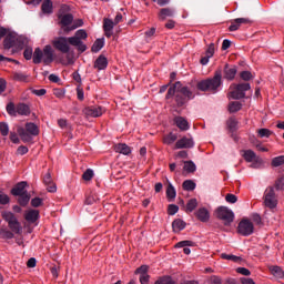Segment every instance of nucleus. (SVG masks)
Instances as JSON below:
<instances>
[{
  "label": "nucleus",
  "mask_w": 284,
  "mask_h": 284,
  "mask_svg": "<svg viewBox=\"0 0 284 284\" xmlns=\"http://www.w3.org/2000/svg\"><path fill=\"white\" fill-rule=\"evenodd\" d=\"M184 166L183 170L184 172H187L189 174H194L196 172V164L190 160V161H184Z\"/></svg>",
  "instance_id": "nucleus-28"
},
{
  "label": "nucleus",
  "mask_w": 284,
  "mask_h": 284,
  "mask_svg": "<svg viewBox=\"0 0 284 284\" xmlns=\"http://www.w3.org/2000/svg\"><path fill=\"white\" fill-rule=\"evenodd\" d=\"M236 272H237V274H242V276H250V274H252V272H250L245 267H237Z\"/></svg>",
  "instance_id": "nucleus-59"
},
{
  "label": "nucleus",
  "mask_w": 284,
  "mask_h": 284,
  "mask_svg": "<svg viewBox=\"0 0 284 284\" xmlns=\"http://www.w3.org/2000/svg\"><path fill=\"white\" fill-rule=\"evenodd\" d=\"M187 224L185 223V221L181 220V219H176L172 222V227H173V232L179 233L182 232V230L186 226Z\"/></svg>",
  "instance_id": "nucleus-26"
},
{
  "label": "nucleus",
  "mask_w": 284,
  "mask_h": 284,
  "mask_svg": "<svg viewBox=\"0 0 284 284\" xmlns=\"http://www.w3.org/2000/svg\"><path fill=\"white\" fill-rule=\"evenodd\" d=\"M176 139H179V136H176V134L169 133L168 135H165L163 138V143H165V145H172V143H174V141H176Z\"/></svg>",
  "instance_id": "nucleus-39"
},
{
  "label": "nucleus",
  "mask_w": 284,
  "mask_h": 284,
  "mask_svg": "<svg viewBox=\"0 0 284 284\" xmlns=\"http://www.w3.org/2000/svg\"><path fill=\"white\" fill-rule=\"evenodd\" d=\"M264 205L268 207V210H274L276 205H278V197L276 196V191H274V186H268L264 191Z\"/></svg>",
  "instance_id": "nucleus-5"
},
{
  "label": "nucleus",
  "mask_w": 284,
  "mask_h": 284,
  "mask_svg": "<svg viewBox=\"0 0 284 284\" xmlns=\"http://www.w3.org/2000/svg\"><path fill=\"white\" fill-rule=\"evenodd\" d=\"M166 197H168V199H171V200L176 199V189H174V185H172V183H169V184H168V187H166Z\"/></svg>",
  "instance_id": "nucleus-38"
},
{
  "label": "nucleus",
  "mask_w": 284,
  "mask_h": 284,
  "mask_svg": "<svg viewBox=\"0 0 284 284\" xmlns=\"http://www.w3.org/2000/svg\"><path fill=\"white\" fill-rule=\"evenodd\" d=\"M41 10L44 14H52V2H51V0H44L42 2Z\"/></svg>",
  "instance_id": "nucleus-32"
},
{
  "label": "nucleus",
  "mask_w": 284,
  "mask_h": 284,
  "mask_svg": "<svg viewBox=\"0 0 284 284\" xmlns=\"http://www.w3.org/2000/svg\"><path fill=\"white\" fill-rule=\"evenodd\" d=\"M176 14V10L174 8H162L158 13V18L160 21H165V19H172Z\"/></svg>",
  "instance_id": "nucleus-13"
},
{
  "label": "nucleus",
  "mask_w": 284,
  "mask_h": 284,
  "mask_svg": "<svg viewBox=\"0 0 284 284\" xmlns=\"http://www.w3.org/2000/svg\"><path fill=\"white\" fill-rule=\"evenodd\" d=\"M241 79H243V81H250V79H252V72L250 71H242L240 73Z\"/></svg>",
  "instance_id": "nucleus-58"
},
{
  "label": "nucleus",
  "mask_w": 284,
  "mask_h": 284,
  "mask_svg": "<svg viewBox=\"0 0 284 284\" xmlns=\"http://www.w3.org/2000/svg\"><path fill=\"white\" fill-rule=\"evenodd\" d=\"M41 205H43V199H41V197H33L31 200V206L32 207H41Z\"/></svg>",
  "instance_id": "nucleus-53"
},
{
  "label": "nucleus",
  "mask_w": 284,
  "mask_h": 284,
  "mask_svg": "<svg viewBox=\"0 0 284 284\" xmlns=\"http://www.w3.org/2000/svg\"><path fill=\"white\" fill-rule=\"evenodd\" d=\"M59 19L64 31H65V28H72V27H68V26H71L72 21H74V17L71 13L59 16Z\"/></svg>",
  "instance_id": "nucleus-19"
},
{
  "label": "nucleus",
  "mask_w": 284,
  "mask_h": 284,
  "mask_svg": "<svg viewBox=\"0 0 284 284\" xmlns=\"http://www.w3.org/2000/svg\"><path fill=\"white\" fill-rule=\"evenodd\" d=\"M114 150L118 154H123L124 156H129V154H132V149L125 143L116 144L114 146Z\"/></svg>",
  "instance_id": "nucleus-20"
},
{
  "label": "nucleus",
  "mask_w": 284,
  "mask_h": 284,
  "mask_svg": "<svg viewBox=\"0 0 284 284\" xmlns=\"http://www.w3.org/2000/svg\"><path fill=\"white\" fill-rule=\"evenodd\" d=\"M13 79H14V81H27L28 75H26L21 72H17L13 74Z\"/></svg>",
  "instance_id": "nucleus-56"
},
{
  "label": "nucleus",
  "mask_w": 284,
  "mask_h": 284,
  "mask_svg": "<svg viewBox=\"0 0 284 284\" xmlns=\"http://www.w3.org/2000/svg\"><path fill=\"white\" fill-rule=\"evenodd\" d=\"M195 216L202 223H207L210 221V212L205 207H201L195 212Z\"/></svg>",
  "instance_id": "nucleus-17"
},
{
  "label": "nucleus",
  "mask_w": 284,
  "mask_h": 284,
  "mask_svg": "<svg viewBox=\"0 0 284 284\" xmlns=\"http://www.w3.org/2000/svg\"><path fill=\"white\" fill-rule=\"evenodd\" d=\"M154 284H176L170 276L160 277Z\"/></svg>",
  "instance_id": "nucleus-47"
},
{
  "label": "nucleus",
  "mask_w": 284,
  "mask_h": 284,
  "mask_svg": "<svg viewBox=\"0 0 284 284\" xmlns=\"http://www.w3.org/2000/svg\"><path fill=\"white\" fill-rule=\"evenodd\" d=\"M223 72H224V79H226V81H234L237 72L236 65L225 64Z\"/></svg>",
  "instance_id": "nucleus-14"
},
{
  "label": "nucleus",
  "mask_w": 284,
  "mask_h": 284,
  "mask_svg": "<svg viewBox=\"0 0 284 284\" xmlns=\"http://www.w3.org/2000/svg\"><path fill=\"white\" fill-rule=\"evenodd\" d=\"M148 265H142L139 268H136L135 274H140V276L146 275L148 274Z\"/></svg>",
  "instance_id": "nucleus-57"
},
{
  "label": "nucleus",
  "mask_w": 284,
  "mask_h": 284,
  "mask_svg": "<svg viewBox=\"0 0 284 284\" xmlns=\"http://www.w3.org/2000/svg\"><path fill=\"white\" fill-rule=\"evenodd\" d=\"M114 26H116L114 23V21L105 18L104 21H103V30L104 32H112V30H114Z\"/></svg>",
  "instance_id": "nucleus-37"
},
{
  "label": "nucleus",
  "mask_w": 284,
  "mask_h": 284,
  "mask_svg": "<svg viewBox=\"0 0 284 284\" xmlns=\"http://www.w3.org/2000/svg\"><path fill=\"white\" fill-rule=\"evenodd\" d=\"M220 85H223V71L221 69L214 72L213 78L197 82L196 88L201 92H212L213 94H216Z\"/></svg>",
  "instance_id": "nucleus-2"
},
{
  "label": "nucleus",
  "mask_w": 284,
  "mask_h": 284,
  "mask_svg": "<svg viewBox=\"0 0 284 284\" xmlns=\"http://www.w3.org/2000/svg\"><path fill=\"white\" fill-rule=\"evenodd\" d=\"M183 190L186 192H193V190H196V183L192 180H185L182 184Z\"/></svg>",
  "instance_id": "nucleus-34"
},
{
  "label": "nucleus",
  "mask_w": 284,
  "mask_h": 284,
  "mask_svg": "<svg viewBox=\"0 0 284 284\" xmlns=\"http://www.w3.org/2000/svg\"><path fill=\"white\" fill-rule=\"evenodd\" d=\"M14 43H17V36L12 33L7 34L3 41L4 50H10V48H14Z\"/></svg>",
  "instance_id": "nucleus-22"
},
{
  "label": "nucleus",
  "mask_w": 284,
  "mask_h": 284,
  "mask_svg": "<svg viewBox=\"0 0 284 284\" xmlns=\"http://www.w3.org/2000/svg\"><path fill=\"white\" fill-rule=\"evenodd\" d=\"M176 212H179V205H176V204H170V205L168 206V214H169L170 216H174V214H176Z\"/></svg>",
  "instance_id": "nucleus-52"
},
{
  "label": "nucleus",
  "mask_w": 284,
  "mask_h": 284,
  "mask_svg": "<svg viewBox=\"0 0 284 284\" xmlns=\"http://www.w3.org/2000/svg\"><path fill=\"white\" fill-rule=\"evenodd\" d=\"M209 284H224L220 276L212 275L209 278Z\"/></svg>",
  "instance_id": "nucleus-54"
},
{
  "label": "nucleus",
  "mask_w": 284,
  "mask_h": 284,
  "mask_svg": "<svg viewBox=\"0 0 284 284\" xmlns=\"http://www.w3.org/2000/svg\"><path fill=\"white\" fill-rule=\"evenodd\" d=\"M93 68L99 71L105 70V68H108V58H105L103 54L99 55L94 61Z\"/></svg>",
  "instance_id": "nucleus-18"
},
{
  "label": "nucleus",
  "mask_w": 284,
  "mask_h": 284,
  "mask_svg": "<svg viewBox=\"0 0 284 284\" xmlns=\"http://www.w3.org/2000/svg\"><path fill=\"white\" fill-rule=\"evenodd\" d=\"M103 45H105V40L102 39H97L93 43V45L91 47V52H101V49L103 48Z\"/></svg>",
  "instance_id": "nucleus-31"
},
{
  "label": "nucleus",
  "mask_w": 284,
  "mask_h": 284,
  "mask_svg": "<svg viewBox=\"0 0 284 284\" xmlns=\"http://www.w3.org/2000/svg\"><path fill=\"white\" fill-rule=\"evenodd\" d=\"M18 203L21 207H26L30 203V194L24 193L22 195H18Z\"/></svg>",
  "instance_id": "nucleus-35"
},
{
  "label": "nucleus",
  "mask_w": 284,
  "mask_h": 284,
  "mask_svg": "<svg viewBox=\"0 0 284 284\" xmlns=\"http://www.w3.org/2000/svg\"><path fill=\"white\" fill-rule=\"evenodd\" d=\"M10 132V128L8 126V123L6 122H0V133L2 136H8Z\"/></svg>",
  "instance_id": "nucleus-49"
},
{
  "label": "nucleus",
  "mask_w": 284,
  "mask_h": 284,
  "mask_svg": "<svg viewBox=\"0 0 284 284\" xmlns=\"http://www.w3.org/2000/svg\"><path fill=\"white\" fill-rule=\"evenodd\" d=\"M216 216L220 221H224V225H232L234 223V212L227 209V206L217 207Z\"/></svg>",
  "instance_id": "nucleus-6"
},
{
  "label": "nucleus",
  "mask_w": 284,
  "mask_h": 284,
  "mask_svg": "<svg viewBox=\"0 0 284 284\" xmlns=\"http://www.w3.org/2000/svg\"><path fill=\"white\" fill-rule=\"evenodd\" d=\"M2 219L8 223V225H10V223H14L18 220L17 215L10 211L2 212Z\"/></svg>",
  "instance_id": "nucleus-30"
},
{
  "label": "nucleus",
  "mask_w": 284,
  "mask_h": 284,
  "mask_svg": "<svg viewBox=\"0 0 284 284\" xmlns=\"http://www.w3.org/2000/svg\"><path fill=\"white\" fill-rule=\"evenodd\" d=\"M8 226L9 230L13 232V234H21V231L23 230V227L21 226V222H19V220L11 222L10 224H8Z\"/></svg>",
  "instance_id": "nucleus-29"
},
{
  "label": "nucleus",
  "mask_w": 284,
  "mask_h": 284,
  "mask_svg": "<svg viewBox=\"0 0 284 284\" xmlns=\"http://www.w3.org/2000/svg\"><path fill=\"white\" fill-rule=\"evenodd\" d=\"M40 219L39 210L30 209L24 212V220L27 223H37Z\"/></svg>",
  "instance_id": "nucleus-12"
},
{
  "label": "nucleus",
  "mask_w": 284,
  "mask_h": 284,
  "mask_svg": "<svg viewBox=\"0 0 284 284\" xmlns=\"http://www.w3.org/2000/svg\"><path fill=\"white\" fill-rule=\"evenodd\" d=\"M268 270L277 281L284 278V271L281 266H270Z\"/></svg>",
  "instance_id": "nucleus-23"
},
{
  "label": "nucleus",
  "mask_w": 284,
  "mask_h": 284,
  "mask_svg": "<svg viewBox=\"0 0 284 284\" xmlns=\"http://www.w3.org/2000/svg\"><path fill=\"white\" fill-rule=\"evenodd\" d=\"M226 125L230 132H236V130L239 129V121H236L235 118H230L226 122Z\"/></svg>",
  "instance_id": "nucleus-36"
},
{
  "label": "nucleus",
  "mask_w": 284,
  "mask_h": 284,
  "mask_svg": "<svg viewBox=\"0 0 284 284\" xmlns=\"http://www.w3.org/2000/svg\"><path fill=\"white\" fill-rule=\"evenodd\" d=\"M237 233L241 236H252L254 234V223L248 219H242L237 225Z\"/></svg>",
  "instance_id": "nucleus-7"
},
{
  "label": "nucleus",
  "mask_w": 284,
  "mask_h": 284,
  "mask_svg": "<svg viewBox=\"0 0 284 284\" xmlns=\"http://www.w3.org/2000/svg\"><path fill=\"white\" fill-rule=\"evenodd\" d=\"M85 39H88V32H85L83 29H80L75 32L74 37H69V43L70 45L77 48L78 52L83 53L85 50H88V45H85V43L82 41Z\"/></svg>",
  "instance_id": "nucleus-4"
},
{
  "label": "nucleus",
  "mask_w": 284,
  "mask_h": 284,
  "mask_svg": "<svg viewBox=\"0 0 284 284\" xmlns=\"http://www.w3.org/2000/svg\"><path fill=\"white\" fill-rule=\"evenodd\" d=\"M0 236H2L3 239H14V232H12L6 227H2L0 230Z\"/></svg>",
  "instance_id": "nucleus-44"
},
{
  "label": "nucleus",
  "mask_w": 284,
  "mask_h": 284,
  "mask_svg": "<svg viewBox=\"0 0 284 284\" xmlns=\"http://www.w3.org/2000/svg\"><path fill=\"white\" fill-rule=\"evenodd\" d=\"M194 148V139L189 136H183L182 139L178 140L175 143V149L176 150H190Z\"/></svg>",
  "instance_id": "nucleus-10"
},
{
  "label": "nucleus",
  "mask_w": 284,
  "mask_h": 284,
  "mask_svg": "<svg viewBox=\"0 0 284 284\" xmlns=\"http://www.w3.org/2000/svg\"><path fill=\"white\" fill-rule=\"evenodd\" d=\"M271 165L273 168H281V165H284V155L274 158L271 162Z\"/></svg>",
  "instance_id": "nucleus-42"
},
{
  "label": "nucleus",
  "mask_w": 284,
  "mask_h": 284,
  "mask_svg": "<svg viewBox=\"0 0 284 284\" xmlns=\"http://www.w3.org/2000/svg\"><path fill=\"white\" fill-rule=\"evenodd\" d=\"M26 132L31 134V136H39V126L32 122L26 123Z\"/></svg>",
  "instance_id": "nucleus-25"
},
{
  "label": "nucleus",
  "mask_w": 284,
  "mask_h": 284,
  "mask_svg": "<svg viewBox=\"0 0 284 284\" xmlns=\"http://www.w3.org/2000/svg\"><path fill=\"white\" fill-rule=\"evenodd\" d=\"M243 156L247 163H252V162L256 161V153L252 150L244 151Z\"/></svg>",
  "instance_id": "nucleus-33"
},
{
  "label": "nucleus",
  "mask_w": 284,
  "mask_h": 284,
  "mask_svg": "<svg viewBox=\"0 0 284 284\" xmlns=\"http://www.w3.org/2000/svg\"><path fill=\"white\" fill-rule=\"evenodd\" d=\"M257 134L261 139H270L273 132L270 129H260Z\"/></svg>",
  "instance_id": "nucleus-46"
},
{
  "label": "nucleus",
  "mask_w": 284,
  "mask_h": 284,
  "mask_svg": "<svg viewBox=\"0 0 284 284\" xmlns=\"http://www.w3.org/2000/svg\"><path fill=\"white\" fill-rule=\"evenodd\" d=\"M172 97H175L179 108H183L187 101L194 99V93L190 88L183 87L181 81H178L169 88L165 99H172Z\"/></svg>",
  "instance_id": "nucleus-1"
},
{
  "label": "nucleus",
  "mask_w": 284,
  "mask_h": 284,
  "mask_svg": "<svg viewBox=\"0 0 284 284\" xmlns=\"http://www.w3.org/2000/svg\"><path fill=\"white\" fill-rule=\"evenodd\" d=\"M18 134L23 143H30L32 141V134L28 133L23 128L18 129Z\"/></svg>",
  "instance_id": "nucleus-27"
},
{
  "label": "nucleus",
  "mask_w": 284,
  "mask_h": 284,
  "mask_svg": "<svg viewBox=\"0 0 284 284\" xmlns=\"http://www.w3.org/2000/svg\"><path fill=\"white\" fill-rule=\"evenodd\" d=\"M240 283H242V284H256V283L254 282V280H252V278H250V277H242V278L240 280Z\"/></svg>",
  "instance_id": "nucleus-64"
},
{
  "label": "nucleus",
  "mask_w": 284,
  "mask_h": 284,
  "mask_svg": "<svg viewBox=\"0 0 284 284\" xmlns=\"http://www.w3.org/2000/svg\"><path fill=\"white\" fill-rule=\"evenodd\" d=\"M103 112H105V108L103 106L92 105L85 108V114H88V116H93L94 119L102 116Z\"/></svg>",
  "instance_id": "nucleus-11"
},
{
  "label": "nucleus",
  "mask_w": 284,
  "mask_h": 284,
  "mask_svg": "<svg viewBox=\"0 0 284 284\" xmlns=\"http://www.w3.org/2000/svg\"><path fill=\"white\" fill-rule=\"evenodd\" d=\"M33 63L39 65L43 61L44 65H50L54 61V50L51 45H45L43 50L36 48L33 52Z\"/></svg>",
  "instance_id": "nucleus-3"
},
{
  "label": "nucleus",
  "mask_w": 284,
  "mask_h": 284,
  "mask_svg": "<svg viewBox=\"0 0 284 284\" xmlns=\"http://www.w3.org/2000/svg\"><path fill=\"white\" fill-rule=\"evenodd\" d=\"M243 108V104H241V102H231L229 104V112L234 113V112H239V110H241Z\"/></svg>",
  "instance_id": "nucleus-41"
},
{
  "label": "nucleus",
  "mask_w": 284,
  "mask_h": 284,
  "mask_svg": "<svg viewBox=\"0 0 284 284\" xmlns=\"http://www.w3.org/2000/svg\"><path fill=\"white\" fill-rule=\"evenodd\" d=\"M6 110L10 116H17V106L14 105V102H9Z\"/></svg>",
  "instance_id": "nucleus-43"
},
{
  "label": "nucleus",
  "mask_w": 284,
  "mask_h": 284,
  "mask_svg": "<svg viewBox=\"0 0 284 284\" xmlns=\"http://www.w3.org/2000/svg\"><path fill=\"white\" fill-rule=\"evenodd\" d=\"M221 258H223L224 261H233V263H239V261H241V257L225 253L221 254Z\"/></svg>",
  "instance_id": "nucleus-45"
},
{
  "label": "nucleus",
  "mask_w": 284,
  "mask_h": 284,
  "mask_svg": "<svg viewBox=\"0 0 284 284\" xmlns=\"http://www.w3.org/2000/svg\"><path fill=\"white\" fill-rule=\"evenodd\" d=\"M275 189L277 191L284 190V179L280 178L276 182H275Z\"/></svg>",
  "instance_id": "nucleus-60"
},
{
  "label": "nucleus",
  "mask_w": 284,
  "mask_h": 284,
  "mask_svg": "<svg viewBox=\"0 0 284 284\" xmlns=\"http://www.w3.org/2000/svg\"><path fill=\"white\" fill-rule=\"evenodd\" d=\"M52 45L55 50L62 52V54H68L70 52V38L58 37L53 40Z\"/></svg>",
  "instance_id": "nucleus-8"
},
{
  "label": "nucleus",
  "mask_w": 284,
  "mask_h": 284,
  "mask_svg": "<svg viewBox=\"0 0 284 284\" xmlns=\"http://www.w3.org/2000/svg\"><path fill=\"white\" fill-rule=\"evenodd\" d=\"M10 203V196L0 191V205H8Z\"/></svg>",
  "instance_id": "nucleus-51"
},
{
  "label": "nucleus",
  "mask_w": 284,
  "mask_h": 284,
  "mask_svg": "<svg viewBox=\"0 0 284 284\" xmlns=\"http://www.w3.org/2000/svg\"><path fill=\"white\" fill-rule=\"evenodd\" d=\"M29 150L26 145H20L17 150V154H20V156H23V154H28Z\"/></svg>",
  "instance_id": "nucleus-61"
},
{
  "label": "nucleus",
  "mask_w": 284,
  "mask_h": 284,
  "mask_svg": "<svg viewBox=\"0 0 284 284\" xmlns=\"http://www.w3.org/2000/svg\"><path fill=\"white\" fill-rule=\"evenodd\" d=\"M93 178H94V171H93L92 169H88V170L82 174L83 181H92Z\"/></svg>",
  "instance_id": "nucleus-48"
},
{
  "label": "nucleus",
  "mask_w": 284,
  "mask_h": 284,
  "mask_svg": "<svg viewBox=\"0 0 284 284\" xmlns=\"http://www.w3.org/2000/svg\"><path fill=\"white\" fill-rule=\"evenodd\" d=\"M197 206H199V201H196V199H191L186 203V212H194V210H196Z\"/></svg>",
  "instance_id": "nucleus-40"
},
{
  "label": "nucleus",
  "mask_w": 284,
  "mask_h": 284,
  "mask_svg": "<svg viewBox=\"0 0 284 284\" xmlns=\"http://www.w3.org/2000/svg\"><path fill=\"white\" fill-rule=\"evenodd\" d=\"M192 246H194V242H192V241H190V240H184V241H181V242H178L176 244H175V247L176 248H181V247H184L183 248V252H184V254H191V250L189 248V247H192Z\"/></svg>",
  "instance_id": "nucleus-21"
},
{
  "label": "nucleus",
  "mask_w": 284,
  "mask_h": 284,
  "mask_svg": "<svg viewBox=\"0 0 284 284\" xmlns=\"http://www.w3.org/2000/svg\"><path fill=\"white\" fill-rule=\"evenodd\" d=\"M226 203H236L239 201V197L232 193H229L225 195Z\"/></svg>",
  "instance_id": "nucleus-55"
},
{
  "label": "nucleus",
  "mask_w": 284,
  "mask_h": 284,
  "mask_svg": "<svg viewBox=\"0 0 284 284\" xmlns=\"http://www.w3.org/2000/svg\"><path fill=\"white\" fill-rule=\"evenodd\" d=\"M174 123L179 130H182V132H187V130H190V123L183 116L174 118Z\"/></svg>",
  "instance_id": "nucleus-16"
},
{
  "label": "nucleus",
  "mask_w": 284,
  "mask_h": 284,
  "mask_svg": "<svg viewBox=\"0 0 284 284\" xmlns=\"http://www.w3.org/2000/svg\"><path fill=\"white\" fill-rule=\"evenodd\" d=\"M250 83H240L236 84L233 89V91L230 92L231 99H235L236 101L241 99H245V92L250 90Z\"/></svg>",
  "instance_id": "nucleus-9"
},
{
  "label": "nucleus",
  "mask_w": 284,
  "mask_h": 284,
  "mask_svg": "<svg viewBox=\"0 0 284 284\" xmlns=\"http://www.w3.org/2000/svg\"><path fill=\"white\" fill-rule=\"evenodd\" d=\"M26 187H28V182H20L12 187L11 194L13 196H21L23 194H28V191H26Z\"/></svg>",
  "instance_id": "nucleus-15"
},
{
  "label": "nucleus",
  "mask_w": 284,
  "mask_h": 284,
  "mask_svg": "<svg viewBox=\"0 0 284 284\" xmlns=\"http://www.w3.org/2000/svg\"><path fill=\"white\" fill-rule=\"evenodd\" d=\"M17 114H20V116H28L30 114V106L26 103H19L16 106Z\"/></svg>",
  "instance_id": "nucleus-24"
},
{
  "label": "nucleus",
  "mask_w": 284,
  "mask_h": 284,
  "mask_svg": "<svg viewBox=\"0 0 284 284\" xmlns=\"http://www.w3.org/2000/svg\"><path fill=\"white\" fill-rule=\"evenodd\" d=\"M205 54L209 55L210 58L214 57V43H211L209 45V48L206 49Z\"/></svg>",
  "instance_id": "nucleus-62"
},
{
  "label": "nucleus",
  "mask_w": 284,
  "mask_h": 284,
  "mask_svg": "<svg viewBox=\"0 0 284 284\" xmlns=\"http://www.w3.org/2000/svg\"><path fill=\"white\" fill-rule=\"evenodd\" d=\"M140 283L141 284H148L150 283V275L146 274V275H140Z\"/></svg>",
  "instance_id": "nucleus-63"
},
{
  "label": "nucleus",
  "mask_w": 284,
  "mask_h": 284,
  "mask_svg": "<svg viewBox=\"0 0 284 284\" xmlns=\"http://www.w3.org/2000/svg\"><path fill=\"white\" fill-rule=\"evenodd\" d=\"M34 52L32 51V48L28 47L24 49L23 51V57L27 61H30L31 59H33Z\"/></svg>",
  "instance_id": "nucleus-50"
}]
</instances>
